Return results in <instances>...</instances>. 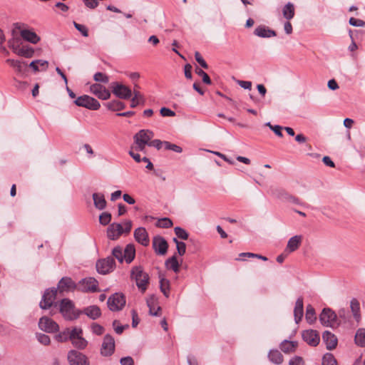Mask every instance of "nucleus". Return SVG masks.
Wrapping results in <instances>:
<instances>
[{"label":"nucleus","instance_id":"f257e3e1","mask_svg":"<svg viewBox=\"0 0 365 365\" xmlns=\"http://www.w3.org/2000/svg\"><path fill=\"white\" fill-rule=\"evenodd\" d=\"M130 277L135 281L136 285L139 290L144 293L149 283V275L144 272L141 266L133 267L130 272Z\"/></svg>","mask_w":365,"mask_h":365},{"label":"nucleus","instance_id":"f03ea898","mask_svg":"<svg viewBox=\"0 0 365 365\" xmlns=\"http://www.w3.org/2000/svg\"><path fill=\"white\" fill-rule=\"evenodd\" d=\"M124 227L120 223H112L107 229V237L111 240H115L125 234H128L132 228V222L126 220L123 222Z\"/></svg>","mask_w":365,"mask_h":365},{"label":"nucleus","instance_id":"7ed1b4c3","mask_svg":"<svg viewBox=\"0 0 365 365\" xmlns=\"http://www.w3.org/2000/svg\"><path fill=\"white\" fill-rule=\"evenodd\" d=\"M60 312L65 319L73 321L78 319L81 311L75 309L73 302L69 299L65 298L61 301Z\"/></svg>","mask_w":365,"mask_h":365},{"label":"nucleus","instance_id":"20e7f679","mask_svg":"<svg viewBox=\"0 0 365 365\" xmlns=\"http://www.w3.org/2000/svg\"><path fill=\"white\" fill-rule=\"evenodd\" d=\"M26 25L21 23H15L14 24V29L12 30V34L14 35L15 30H19L20 31V35L21 38L29 43L33 44L38 43L41 38L33 31L31 29H25Z\"/></svg>","mask_w":365,"mask_h":365},{"label":"nucleus","instance_id":"39448f33","mask_svg":"<svg viewBox=\"0 0 365 365\" xmlns=\"http://www.w3.org/2000/svg\"><path fill=\"white\" fill-rule=\"evenodd\" d=\"M319 321L325 327H334L339 324L336 314L329 308L323 309L319 315Z\"/></svg>","mask_w":365,"mask_h":365},{"label":"nucleus","instance_id":"423d86ee","mask_svg":"<svg viewBox=\"0 0 365 365\" xmlns=\"http://www.w3.org/2000/svg\"><path fill=\"white\" fill-rule=\"evenodd\" d=\"M74 103L78 106L84 107L92 110H97L101 107L100 103L96 98L88 95L79 96L75 100Z\"/></svg>","mask_w":365,"mask_h":365},{"label":"nucleus","instance_id":"0eeeda50","mask_svg":"<svg viewBox=\"0 0 365 365\" xmlns=\"http://www.w3.org/2000/svg\"><path fill=\"white\" fill-rule=\"evenodd\" d=\"M19 38H13L9 41L10 48H11L15 53L19 56H25L26 58H31L33 56L34 51L32 48L29 46L19 47Z\"/></svg>","mask_w":365,"mask_h":365},{"label":"nucleus","instance_id":"6e6552de","mask_svg":"<svg viewBox=\"0 0 365 365\" xmlns=\"http://www.w3.org/2000/svg\"><path fill=\"white\" fill-rule=\"evenodd\" d=\"M108 307L113 312L121 310L125 304V298L123 294L115 293L107 302Z\"/></svg>","mask_w":365,"mask_h":365},{"label":"nucleus","instance_id":"1a4fd4ad","mask_svg":"<svg viewBox=\"0 0 365 365\" xmlns=\"http://www.w3.org/2000/svg\"><path fill=\"white\" fill-rule=\"evenodd\" d=\"M98 282L93 277L82 279L78 283V291L82 292H96L98 291Z\"/></svg>","mask_w":365,"mask_h":365},{"label":"nucleus","instance_id":"9d476101","mask_svg":"<svg viewBox=\"0 0 365 365\" xmlns=\"http://www.w3.org/2000/svg\"><path fill=\"white\" fill-rule=\"evenodd\" d=\"M115 267V259L112 257L99 259L96 262V269L98 273L106 274L112 272Z\"/></svg>","mask_w":365,"mask_h":365},{"label":"nucleus","instance_id":"9b49d317","mask_svg":"<svg viewBox=\"0 0 365 365\" xmlns=\"http://www.w3.org/2000/svg\"><path fill=\"white\" fill-rule=\"evenodd\" d=\"M71 341L73 346L78 349H84L88 345V341L83 337V330L80 327H73Z\"/></svg>","mask_w":365,"mask_h":365},{"label":"nucleus","instance_id":"f8f14e48","mask_svg":"<svg viewBox=\"0 0 365 365\" xmlns=\"http://www.w3.org/2000/svg\"><path fill=\"white\" fill-rule=\"evenodd\" d=\"M113 93L118 98L121 99H129L132 96V91L128 86L113 82L111 84Z\"/></svg>","mask_w":365,"mask_h":365},{"label":"nucleus","instance_id":"ddd939ff","mask_svg":"<svg viewBox=\"0 0 365 365\" xmlns=\"http://www.w3.org/2000/svg\"><path fill=\"white\" fill-rule=\"evenodd\" d=\"M115 340L114 338L110 335H105L101 348V354L103 356H110L115 351Z\"/></svg>","mask_w":365,"mask_h":365},{"label":"nucleus","instance_id":"4468645a","mask_svg":"<svg viewBox=\"0 0 365 365\" xmlns=\"http://www.w3.org/2000/svg\"><path fill=\"white\" fill-rule=\"evenodd\" d=\"M57 289L56 288L48 289L43 294L39 306L43 309H49L53 304L56 297Z\"/></svg>","mask_w":365,"mask_h":365},{"label":"nucleus","instance_id":"2eb2a0df","mask_svg":"<svg viewBox=\"0 0 365 365\" xmlns=\"http://www.w3.org/2000/svg\"><path fill=\"white\" fill-rule=\"evenodd\" d=\"M40 329L47 333H54L58 331V324L48 317H42L38 322Z\"/></svg>","mask_w":365,"mask_h":365},{"label":"nucleus","instance_id":"dca6fc26","mask_svg":"<svg viewBox=\"0 0 365 365\" xmlns=\"http://www.w3.org/2000/svg\"><path fill=\"white\" fill-rule=\"evenodd\" d=\"M68 360L70 365H89L86 356L76 350L68 353Z\"/></svg>","mask_w":365,"mask_h":365},{"label":"nucleus","instance_id":"f3484780","mask_svg":"<svg viewBox=\"0 0 365 365\" xmlns=\"http://www.w3.org/2000/svg\"><path fill=\"white\" fill-rule=\"evenodd\" d=\"M153 248L158 255H165L168 252V244L161 236H155L153 239Z\"/></svg>","mask_w":365,"mask_h":365},{"label":"nucleus","instance_id":"a211bd4d","mask_svg":"<svg viewBox=\"0 0 365 365\" xmlns=\"http://www.w3.org/2000/svg\"><path fill=\"white\" fill-rule=\"evenodd\" d=\"M90 91L98 98L101 100H108L110 97V91L100 83H94L90 86Z\"/></svg>","mask_w":365,"mask_h":365},{"label":"nucleus","instance_id":"6ab92c4d","mask_svg":"<svg viewBox=\"0 0 365 365\" xmlns=\"http://www.w3.org/2000/svg\"><path fill=\"white\" fill-rule=\"evenodd\" d=\"M58 289L60 292L78 290L76 284L71 277H62L58 283Z\"/></svg>","mask_w":365,"mask_h":365},{"label":"nucleus","instance_id":"aec40b11","mask_svg":"<svg viewBox=\"0 0 365 365\" xmlns=\"http://www.w3.org/2000/svg\"><path fill=\"white\" fill-rule=\"evenodd\" d=\"M302 338L309 345L316 346L320 341L318 332L313 329L305 330L302 332Z\"/></svg>","mask_w":365,"mask_h":365},{"label":"nucleus","instance_id":"412c9836","mask_svg":"<svg viewBox=\"0 0 365 365\" xmlns=\"http://www.w3.org/2000/svg\"><path fill=\"white\" fill-rule=\"evenodd\" d=\"M134 238L143 246L147 247L149 245V236L145 227H140L135 229L134 231Z\"/></svg>","mask_w":365,"mask_h":365},{"label":"nucleus","instance_id":"4be33fe9","mask_svg":"<svg viewBox=\"0 0 365 365\" xmlns=\"http://www.w3.org/2000/svg\"><path fill=\"white\" fill-rule=\"evenodd\" d=\"M154 136V133L150 130H140L133 137L134 140L141 142L142 144L149 145L151 139Z\"/></svg>","mask_w":365,"mask_h":365},{"label":"nucleus","instance_id":"5701e85b","mask_svg":"<svg viewBox=\"0 0 365 365\" xmlns=\"http://www.w3.org/2000/svg\"><path fill=\"white\" fill-rule=\"evenodd\" d=\"M254 34L260 38H270L277 36V33L264 25L258 26L254 31Z\"/></svg>","mask_w":365,"mask_h":365},{"label":"nucleus","instance_id":"b1692460","mask_svg":"<svg viewBox=\"0 0 365 365\" xmlns=\"http://www.w3.org/2000/svg\"><path fill=\"white\" fill-rule=\"evenodd\" d=\"M147 305L149 307V313L153 316H159L161 308L158 305V298L151 295L147 299Z\"/></svg>","mask_w":365,"mask_h":365},{"label":"nucleus","instance_id":"393cba45","mask_svg":"<svg viewBox=\"0 0 365 365\" xmlns=\"http://www.w3.org/2000/svg\"><path fill=\"white\" fill-rule=\"evenodd\" d=\"M322 339L328 350H332L336 348L338 341L334 334L329 331H325L322 334Z\"/></svg>","mask_w":365,"mask_h":365},{"label":"nucleus","instance_id":"a878e982","mask_svg":"<svg viewBox=\"0 0 365 365\" xmlns=\"http://www.w3.org/2000/svg\"><path fill=\"white\" fill-rule=\"evenodd\" d=\"M137 88H139V86L136 83L134 84V89L133 92V96L131 98V103H130V107L131 108H135L137 106L140 104H144L145 103V98L143 95L137 90Z\"/></svg>","mask_w":365,"mask_h":365},{"label":"nucleus","instance_id":"bb28decb","mask_svg":"<svg viewBox=\"0 0 365 365\" xmlns=\"http://www.w3.org/2000/svg\"><path fill=\"white\" fill-rule=\"evenodd\" d=\"M304 314V304H303V298L299 297L295 303V307L294 309V320L297 324L301 321Z\"/></svg>","mask_w":365,"mask_h":365},{"label":"nucleus","instance_id":"cd10ccee","mask_svg":"<svg viewBox=\"0 0 365 365\" xmlns=\"http://www.w3.org/2000/svg\"><path fill=\"white\" fill-rule=\"evenodd\" d=\"M82 313L85 314L92 319H96L101 315V309L96 305H92L84 308V309L81 311V314Z\"/></svg>","mask_w":365,"mask_h":365},{"label":"nucleus","instance_id":"c85d7f7f","mask_svg":"<svg viewBox=\"0 0 365 365\" xmlns=\"http://www.w3.org/2000/svg\"><path fill=\"white\" fill-rule=\"evenodd\" d=\"M124 260L126 263L130 264L133 262L135 257V249L133 244H128L123 250Z\"/></svg>","mask_w":365,"mask_h":365},{"label":"nucleus","instance_id":"c756f323","mask_svg":"<svg viewBox=\"0 0 365 365\" xmlns=\"http://www.w3.org/2000/svg\"><path fill=\"white\" fill-rule=\"evenodd\" d=\"M93 200L94 206L96 209L102 210L106 207L107 202L105 199L104 195L102 193H93Z\"/></svg>","mask_w":365,"mask_h":365},{"label":"nucleus","instance_id":"7c9ffc66","mask_svg":"<svg viewBox=\"0 0 365 365\" xmlns=\"http://www.w3.org/2000/svg\"><path fill=\"white\" fill-rule=\"evenodd\" d=\"M302 240V237L301 235H295L291 237L287 242V250L290 252H294L301 245Z\"/></svg>","mask_w":365,"mask_h":365},{"label":"nucleus","instance_id":"2f4dec72","mask_svg":"<svg viewBox=\"0 0 365 365\" xmlns=\"http://www.w3.org/2000/svg\"><path fill=\"white\" fill-rule=\"evenodd\" d=\"M297 346V341H288L284 340L280 344V349L281 350L286 353H292L294 352Z\"/></svg>","mask_w":365,"mask_h":365},{"label":"nucleus","instance_id":"473e14b6","mask_svg":"<svg viewBox=\"0 0 365 365\" xmlns=\"http://www.w3.org/2000/svg\"><path fill=\"white\" fill-rule=\"evenodd\" d=\"M295 14L294 6L292 3L288 2L282 9L284 18L289 21L294 18Z\"/></svg>","mask_w":365,"mask_h":365},{"label":"nucleus","instance_id":"72a5a7b5","mask_svg":"<svg viewBox=\"0 0 365 365\" xmlns=\"http://www.w3.org/2000/svg\"><path fill=\"white\" fill-rule=\"evenodd\" d=\"M6 62L13 67L18 74L24 73L26 70V65L19 61L9 58Z\"/></svg>","mask_w":365,"mask_h":365},{"label":"nucleus","instance_id":"f704fd0d","mask_svg":"<svg viewBox=\"0 0 365 365\" xmlns=\"http://www.w3.org/2000/svg\"><path fill=\"white\" fill-rule=\"evenodd\" d=\"M268 358L270 361L275 364H281L284 360L283 355L277 349L271 350L269 352Z\"/></svg>","mask_w":365,"mask_h":365},{"label":"nucleus","instance_id":"c9c22d12","mask_svg":"<svg viewBox=\"0 0 365 365\" xmlns=\"http://www.w3.org/2000/svg\"><path fill=\"white\" fill-rule=\"evenodd\" d=\"M73 334V329H70L69 328H66L63 331L59 332L56 335L55 338L56 341L58 342H65L68 340L71 339V334Z\"/></svg>","mask_w":365,"mask_h":365},{"label":"nucleus","instance_id":"e433bc0d","mask_svg":"<svg viewBox=\"0 0 365 365\" xmlns=\"http://www.w3.org/2000/svg\"><path fill=\"white\" fill-rule=\"evenodd\" d=\"M167 268L172 269L175 273L180 271V264L175 255L172 256L165 261Z\"/></svg>","mask_w":365,"mask_h":365},{"label":"nucleus","instance_id":"4c0bfd02","mask_svg":"<svg viewBox=\"0 0 365 365\" xmlns=\"http://www.w3.org/2000/svg\"><path fill=\"white\" fill-rule=\"evenodd\" d=\"M106 106L108 108V109L113 111H120L125 108V103L118 100H114L110 102H108L106 104Z\"/></svg>","mask_w":365,"mask_h":365},{"label":"nucleus","instance_id":"58836bf2","mask_svg":"<svg viewBox=\"0 0 365 365\" xmlns=\"http://www.w3.org/2000/svg\"><path fill=\"white\" fill-rule=\"evenodd\" d=\"M351 309L353 313L354 317L355 319L359 322L361 319L360 315V305L359 302L356 299H352L351 301Z\"/></svg>","mask_w":365,"mask_h":365},{"label":"nucleus","instance_id":"ea45409f","mask_svg":"<svg viewBox=\"0 0 365 365\" xmlns=\"http://www.w3.org/2000/svg\"><path fill=\"white\" fill-rule=\"evenodd\" d=\"M354 341L359 346H365V329H359L356 333Z\"/></svg>","mask_w":365,"mask_h":365},{"label":"nucleus","instance_id":"a19ab883","mask_svg":"<svg viewBox=\"0 0 365 365\" xmlns=\"http://www.w3.org/2000/svg\"><path fill=\"white\" fill-rule=\"evenodd\" d=\"M305 318L310 324H313L317 319L315 310L311 304L307 306Z\"/></svg>","mask_w":365,"mask_h":365},{"label":"nucleus","instance_id":"79ce46f5","mask_svg":"<svg viewBox=\"0 0 365 365\" xmlns=\"http://www.w3.org/2000/svg\"><path fill=\"white\" fill-rule=\"evenodd\" d=\"M160 291L163 293L164 296L168 298L169 297V294H170V282H169V280H168L165 278H161L160 279Z\"/></svg>","mask_w":365,"mask_h":365},{"label":"nucleus","instance_id":"37998d69","mask_svg":"<svg viewBox=\"0 0 365 365\" xmlns=\"http://www.w3.org/2000/svg\"><path fill=\"white\" fill-rule=\"evenodd\" d=\"M112 257L118 260L120 263H122L124 260L123 257V249L120 246L115 247L112 250Z\"/></svg>","mask_w":365,"mask_h":365},{"label":"nucleus","instance_id":"c03bdc74","mask_svg":"<svg viewBox=\"0 0 365 365\" xmlns=\"http://www.w3.org/2000/svg\"><path fill=\"white\" fill-rule=\"evenodd\" d=\"M322 365H337V361L332 354H326L322 359Z\"/></svg>","mask_w":365,"mask_h":365},{"label":"nucleus","instance_id":"a18cd8bd","mask_svg":"<svg viewBox=\"0 0 365 365\" xmlns=\"http://www.w3.org/2000/svg\"><path fill=\"white\" fill-rule=\"evenodd\" d=\"M174 232L175 235L181 240H187L189 237L187 232L180 227H175L174 228Z\"/></svg>","mask_w":365,"mask_h":365},{"label":"nucleus","instance_id":"49530a36","mask_svg":"<svg viewBox=\"0 0 365 365\" xmlns=\"http://www.w3.org/2000/svg\"><path fill=\"white\" fill-rule=\"evenodd\" d=\"M93 79L96 82L108 83L109 82V77L106 73L97 72L93 76Z\"/></svg>","mask_w":365,"mask_h":365},{"label":"nucleus","instance_id":"de8ad7c7","mask_svg":"<svg viewBox=\"0 0 365 365\" xmlns=\"http://www.w3.org/2000/svg\"><path fill=\"white\" fill-rule=\"evenodd\" d=\"M195 72L198 76L202 77L203 83L208 85H210L212 83L210 78L203 70L199 68H196Z\"/></svg>","mask_w":365,"mask_h":365},{"label":"nucleus","instance_id":"09e8293b","mask_svg":"<svg viewBox=\"0 0 365 365\" xmlns=\"http://www.w3.org/2000/svg\"><path fill=\"white\" fill-rule=\"evenodd\" d=\"M111 215L109 212H104L99 216V222L102 225H107L110 222Z\"/></svg>","mask_w":365,"mask_h":365},{"label":"nucleus","instance_id":"8fccbe9b","mask_svg":"<svg viewBox=\"0 0 365 365\" xmlns=\"http://www.w3.org/2000/svg\"><path fill=\"white\" fill-rule=\"evenodd\" d=\"M157 226L162 228H169L173 226V222L168 217H164L158 220Z\"/></svg>","mask_w":365,"mask_h":365},{"label":"nucleus","instance_id":"3c124183","mask_svg":"<svg viewBox=\"0 0 365 365\" xmlns=\"http://www.w3.org/2000/svg\"><path fill=\"white\" fill-rule=\"evenodd\" d=\"M164 145H165V148L166 150H173V151H174L175 153H180L182 151V149L181 147H180L175 144H173L168 141H164Z\"/></svg>","mask_w":365,"mask_h":365},{"label":"nucleus","instance_id":"603ef678","mask_svg":"<svg viewBox=\"0 0 365 365\" xmlns=\"http://www.w3.org/2000/svg\"><path fill=\"white\" fill-rule=\"evenodd\" d=\"M91 330L93 334H95L98 336H101L103 334L105 329L103 328V326H101L97 323H93L91 324Z\"/></svg>","mask_w":365,"mask_h":365},{"label":"nucleus","instance_id":"864d4df0","mask_svg":"<svg viewBox=\"0 0 365 365\" xmlns=\"http://www.w3.org/2000/svg\"><path fill=\"white\" fill-rule=\"evenodd\" d=\"M36 338H37L38 341L43 345H48L51 342L50 337L45 334H42V333L36 334Z\"/></svg>","mask_w":365,"mask_h":365},{"label":"nucleus","instance_id":"5fc2aeb1","mask_svg":"<svg viewBox=\"0 0 365 365\" xmlns=\"http://www.w3.org/2000/svg\"><path fill=\"white\" fill-rule=\"evenodd\" d=\"M160 113L163 117H174L176 115L173 110L166 107L161 108Z\"/></svg>","mask_w":365,"mask_h":365},{"label":"nucleus","instance_id":"6e6d98bb","mask_svg":"<svg viewBox=\"0 0 365 365\" xmlns=\"http://www.w3.org/2000/svg\"><path fill=\"white\" fill-rule=\"evenodd\" d=\"M73 25H74V27L79 31L81 33V34L85 36V37H87L88 36V29L84 26V25H82V24H78L76 22H73Z\"/></svg>","mask_w":365,"mask_h":365},{"label":"nucleus","instance_id":"4d7b16f0","mask_svg":"<svg viewBox=\"0 0 365 365\" xmlns=\"http://www.w3.org/2000/svg\"><path fill=\"white\" fill-rule=\"evenodd\" d=\"M349 23L350 25L353 26L364 27L365 26L364 21L359 19H355L354 17H351L349 19Z\"/></svg>","mask_w":365,"mask_h":365},{"label":"nucleus","instance_id":"13d9d810","mask_svg":"<svg viewBox=\"0 0 365 365\" xmlns=\"http://www.w3.org/2000/svg\"><path fill=\"white\" fill-rule=\"evenodd\" d=\"M195 58L196 61L203 68L207 69L208 68V65L204 58L202 57L200 53L198 51H196L195 53Z\"/></svg>","mask_w":365,"mask_h":365},{"label":"nucleus","instance_id":"bf43d9fd","mask_svg":"<svg viewBox=\"0 0 365 365\" xmlns=\"http://www.w3.org/2000/svg\"><path fill=\"white\" fill-rule=\"evenodd\" d=\"M289 365H304V362L301 356H296L289 360Z\"/></svg>","mask_w":365,"mask_h":365},{"label":"nucleus","instance_id":"052dcab7","mask_svg":"<svg viewBox=\"0 0 365 365\" xmlns=\"http://www.w3.org/2000/svg\"><path fill=\"white\" fill-rule=\"evenodd\" d=\"M176 247H177L178 253L180 256L184 255L185 252H186V245H185V243L183 242H178V245H176Z\"/></svg>","mask_w":365,"mask_h":365},{"label":"nucleus","instance_id":"680f3d73","mask_svg":"<svg viewBox=\"0 0 365 365\" xmlns=\"http://www.w3.org/2000/svg\"><path fill=\"white\" fill-rule=\"evenodd\" d=\"M164 145V141H161L160 140L155 139L153 140L150 142L148 146L155 147L158 150H160L162 148V145Z\"/></svg>","mask_w":365,"mask_h":365},{"label":"nucleus","instance_id":"e2e57ef3","mask_svg":"<svg viewBox=\"0 0 365 365\" xmlns=\"http://www.w3.org/2000/svg\"><path fill=\"white\" fill-rule=\"evenodd\" d=\"M121 365H134V361L130 356L123 357L120 360Z\"/></svg>","mask_w":365,"mask_h":365},{"label":"nucleus","instance_id":"0e129e2a","mask_svg":"<svg viewBox=\"0 0 365 365\" xmlns=\"http://www.w3.org/2000/svg\"><path fill=\"white\" fill-rule=\"evenodd\" d=\"M118 322L117 320H114L113 322V327L114 328V330L118 334H120L123 333L124 329H125V327L124 326H120V325H118Z\"/></svg>","mask_w":365,"mask_h":365},{"label":"nucleus","instance_id":"69168bd1","mask_svg":"<svg viewBox=\"0 0 365 365\" xmlns=\"http://www.w3.org/2000/svg\"><path fill=\"white\" fill-rule=\"evenodd\" d=\"M132 318H133L132 326H133V327H136L138 326V324H139L140 320L138 317V314H137L136 311H135V310H132Z\"/></svg>","mask_w":365,"mask_h":365},{"label":"nucleus","instance_id":"338daca9","mask_svg":"<svg viewBox=\"0 0 365 365\" xmlns=\"http://www.w3.org/2000/svg\"><path fill=\"white\" fill-rule=\"evenodd\" d=\"M192 66L190 64H186L184 68L185 76L187 78H192Z\"/></svg>","mask_w":365,"mask_h":365},{"label":"nucleus","instance_id":"774afa93","mask_svg":"<svg viewBox=\"0 0 365 365\" xmlns=\"http://www.w3.org/2000/svg\"><path fill=\"white\" fill-rule=\"evenodd\" d=\"M86 6L90 9H95L98 6V3L96 0H84Z\"/></svg>","mask_w":365,"mask_h":365}]
</instances>
